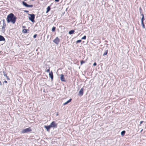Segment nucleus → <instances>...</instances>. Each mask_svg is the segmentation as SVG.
<instances>
[{"instance_id": "obj_1", "label": "nucleus", "mask_w": 146, "mask_h": 146, "mask_svg": "<svg viewBox=\"0 0 146 146\" xmlns=\"http://www.w3.org/2000/svg\"><path fill=\"white\" fill-rule=\"evenodd\" d=\"M16 19V17L13 13H11L7 16V22L8 23L11 22L14 24L15 23Z\"/></svg>"}, {"instance_id": "obj_2", "label": "nucleus", "mask_w": 146, "mask_h": 146, "mask_svg": "<svg viewBox=\"0 0 146 146\" xmlns=\"http://www.w3.org/2000/svg\"><path fill=\"white\" fill-rule=\"evenodd\" d=\"M32 131V130L31 129V128L29 127L28 128L25 129L21 131L22 133H27L29 132H31Z\"/></svg>"}, {"instance_id": "obj_3", "label": "nucleus", "mask_w": 146, "mask_h": 146, "mask_svg": "<svg viewBox=\"0 0 146 146\" xmlns=\"http://www.w3.org/2000/svg\"><path fill=\"white\" fill-rule=\"evenodd\" d=\"M29 15H30V17H29V19L32 22H34V19L35 18V15L34 14H29Z\"/></svg>"}, {"instance_id": "obj_4", "label": "nucleus", "mask_w": 146, "mask_h": 146, "mask_svg": "<svg viewBox=\"0 0 146 146\" xmlns=\"http://www.w3.org/2000/svg\"><path fill=\"white\" fill-rule=\"evenodd\" d=\"M60 41V39L58 37L56 38L53 40V42L56 44H58Z\"/></svg>"}, {"instance_id": "obj_5", "label": "nucleus", "mask_w": 146, "mask_h": 146, "mask_svg": "<svg viewBox=\"0 0 146 146\" xmlns=\"http://www.w3.org/2000/svg\"><path fill=\"white\" fill-rule=\"evenodd\" d=\"M51 127H57V124L55 121H52L50 124Z\"/></svg>"}, {"instance_id": "obj_6", "label": "nucleus", "mask_w": 146, "mask_h": 146, "mask_svg": "<svg viewBox=\"0 0 146 146\" xmlns=\"http://www.w3.org/2000/svg\"><path fill=\"white\" fill-rule=\"evenodd\" d=\"M84 89L82 88L79 92L78 95L80 96H82L83 94Z\"/></svg>"}, {"instance_id": "obj_7", "label": "nucleus", "mask_w": 146, "mask_h": 146, "mask_svg": "<svg viewBox=\"0 0 146 146\" xmlns=\"http://www.w3.org/2000/svg\"><path fill=\"white\" fill-rule=\"evenodd\" d=\"M44 127L46 129L47 131H49L50 128L51 127L50 125L48 126L45 125L44 126Z\"/></svg>"}, {"instance_id": "obj_8", "label": "nucleus", "mask_w": 146, "mask_h": 146, "mask_svg": "<svg viewBox=\"0 0 146 146\" xmlns=\"http://www.w3.org/2000/svg\"><path fill=\"white\" fill-rule=\"evenodd\" d=\"M49 75L50 78H51V79L52 80L53 79V74L52 72V71H51V72H50L49 73Z\"/></svg>"}, {"instance_id": "obj_9", "label": "nucleus", "mask_w": 146, "mask_h": 146, "mask_svg": "<svg viewBox=\"0 0 146 146\" xmlns=\"http://www.w3.org/2000/svg\"><path fill=\"white\" fill-rule=\"evenodd\" d=\"M60 78L62 81L63 82H65V81L64 77V75L63 74H62L60 75Z\"/></svg>"}, {"instance_id": "obj_10", "label": "nucleus", "mask_w": 146, "mask_h": 146, "mask_svg": "<svg viewBox=\"0 0 146 146\" xmlns=\"http://www.w3.org/2000/svg\"><path fill=\"white\" fill-rule=\"evenodd\" d=\"M3 75L4 76H5L7 78L8 80H9V77L7 76L6 72H5L4 71L3 72Z\"/></svg>"}, {"instance_id": "obj_11", "label": "nucleus", "mask_w": 146, "mask_h": 146, "mask_svg": "<svg viewBox=\"0 0 146 146\" xmlns=\"http://www.w3.org/2000/svg\"><path fill=\"white\" fill-rule=\"evenodd\" d=\"M72 100V99H70L68 100L66 102L63 104V105H65L70 102Z\"/></svg>"}, {"instance_id": "obj_12", "label": "nucleus", "mask_w": 146, "mask_h": 146, "mask_svg": "<svg viewBox=\"0 0 146 146\" xmlns=\"http://www.w3.org/2000/svg\"><path fill=\"white\" fill-rule=\"evenodd\" d=\"M5 40V38L3 36L0 35V41H4Z\"/></svg>"}, {"instance_id": "obj_13", "label": "nucleus", "mask_w": 146, "mask_h": 146, "mask_svg": "<svg viewBox=\"0 0 146 146\" xmlns=\"http://www.w3.org/2000/svg\"><path fill=\"white\" fill-rule=\"evenodd\" d=\"M74 32V30H71L70 31H69V33L70 35H71L73 34Z\"/></svg>"}, {"instance_id": "obj_14", "label": "nucleus", "mask_w": 146, "mask_h": 146, "mask_svg": "<svg viewBox=\"0 0 146 146\" xmlns=\"http://www.w3.org/2000/svg\"><path fill=\"white\" fill-rule=\"evenodd\" d=\"M50 7L48 6L46 8V13H48V12L50 10Z\"/></svg>"}, {"instance_id": "obj_15", "label": "nucleus", "mask_w": 146, "mask_h": 146, "mask_svg": "<svg viewBox=\"0 0 146 146\" xmlns=\"http://www.w3.org/2000/svg\"><path fill=\"white\" fill-rule=\"evenodd\" d=\"M108 50H106L104 52V54H103V56H104L105 55H106V54H107L108 53Z\"/></svg>"}, {"instance_id": "obj_16", "label": "nucleus", "mask_w": 146, "mask_h": 146, "mask_svg": "<svg viewBox=\"0 0 146 146\" xmlns=\"http://www.w3.org/2000/svg\"><path fill=\"white\" fill-rule=\"evenodd\" d=\"M23 4L25 7H26L27 6V3L24 1L22 2Z\"/></svg>"}, {"instance_id": "obj_17", "label": "nucleus", "mask_w": 146, "mask_h": 146, "mask_svg": "<svg viewBox=\"0 0 146 146\" xmlns=\"http://www.w3.org/2000/svg\"><path fill=\"white\" fill-rule=\"evenodd\" d=\"M125 131H123L121 132V135L122 136H123L125 134Z\"/></svg>"}, {"instance_id": "obj_18", "label": "nucleus", "mask_w": 146, "mask_h": 146, "mask_svg": "<svg viewBox=\"0 0 146 146\" xmlns=\"http://www.w3.org/2000/svg\"><path fill=\"white\" fill-rule=\"evenodd\" d=\"M33 5H28L27 4V7L32 8L33 7Z\"/></svg>"}, {"instance_id": "obj_19", "label": "nucleus", "mask_w": 146, "mask_h": 146, "mask_svg": "<svg viewBox=\"0 0 146 146\" xmlns=\"http://www.w3.org/2000/svg\"><path fill=\"white\" fill-rule=\"evenodd\" d=\"M2 21H3V25H5V26H6V23H5V20L4 19H3V20H2Z\"/></svg>"}, {"instance_id": "obj_20", "label": "nucleus", "mask_w": 146, "mask_h": 146, "mask_svg": "<svg viewBox=\"0 0 146 146\" xmlns=\"http://www.w3.org/2000/svg\"><path fill=\"white\" fill-rule=\"evenodd\" d=\"M27 29H23V33H26L27 32Z\"/></svg>"}, {"instance_id": "obj_21", "label": "nucleus", "mask_w": 146, "mask_h": 146, "mask_svg": "<svg viewBox=\"0 0 146 146\" xmlns=\"http://www.w3.org/2000/svg\"><path fill=\"white\" fill-rule=\"evenodd\" d=\"M55 29H56L55 27H53L52 29V32H54L55 31Z\"/></svg>"}, {"instance_id": "obj_22", "label": "nucleus", "mask_w": 146, "mask_h": 146, "mask_svg": "<svg viewBox=\"0 0 146 146\" xmlns=\"http://www.w3.org/2000/svg\"><path fill=\"white\" fill-rule=\"evenodd\" d=\"M144 17H142L141 19V23L143 22V21L144 20Z\"/></svg>"}, {"instance_id": "obj_23", "label": "nucleus", "mask_w": 146, "mask_h": 146, "mask_svg": "<svg viewBox=\"0 0 146 146\" xmlns=\"http://www.w3.org/2000/svg\"><path fill=\"white\" fill-rule=\"evenodd\" d=\"M141 23V24H142L143 28H145V25L144 24V23L143 22V23Z\"/></svg>"}, {"instance_id": "obj_24", "label": "nucleus", "mask_w": 146, "mask_h": 146, "mask_svg": "<svg viewBox=\"0 0 146 146\" xmlns=\"http://www.w3.org/2000/svg\"><path fill=\"white\" fill-rule=\"evenodd\" d=\"M86 36L85 35L82 38V39H85L86 38Z\"/></svg>"}, {"instance_id": "obj_25", "label": "nucleus", "mask_w": 146, "mask_h": 146, "mask_svg": "<svg viewBox=\"0 0 146 146\" xmlns=\"http://www.w3.org/2000/svg\"><path fill=\"white\" fill-rule=\"evenodd\" d=\"M81 41V40H78L76 41V43H78L80 42Z\"/></svg>"}, {"instance_id": "obj_26", "label": "nucleus", "mask_w": 146, "mask_h": 146, "mask_svg": "<svg viewBox=\"0 0 146 146\" xmlns=\"http://www.w3.org/2000/svg\"><path fill=\"white\" fill-rule=\"evenodd\" d=\"M81 64H82L83 63H85V62L83 60H81Z\"/></svg>"}, {"instance_id": "obj_27", "label": "nucleus", "mask_w": 146, "mask_h": 146, "mask_svg": "<svg viewBox=\"0 0 146 146\" xmlns=\"http://www.w3.org/2000/svg\"><path fill=\"white\" fill-rule=\"evenodd\" d=\"M50 71V68L49 67V68L48 69H47L46 71V72H48Z\"/></svg>"}, {"instance_id": "obj_28", "label": "nucleus", "mask_w": 146, "mask_h": 146, "mask_svg": "<svg viewBox=\"0 0 146 146\" xmlns=\"http://www.w3.org/2000/svg\"><path fill=\"white\" fill-rule=\"evenodd\" d=\"M6 26H5V25H3V26L2 27V29H5V27H6Z\"/></svg>"}, {"instance_id": "obj_29", "label": "nucleus", "mask_w": 146, "mask_h": 146, "mask_svg": "<svg viewBox=\"0 0 146 146\" xmlns=\"http://www.w3.org/2000/svg\"><path fill=\"white\" fill-rule=\"evenodd\" d=\"M37 36V35L36 34H35L34 36H33V38H35L36 37V36Z\"/></svg>"}, {"instance_id": "obj_30", "label": "nucleus", "mask_w": 146, "mask_h": 146, "mask_svg": "<svg viewBox=\"0 0 146 146\" xmlns=\"http://www.w3.org/2000/svg\"><path fill=\"white\" fill-rule=\"evenodd\" d=\"M96 65V62H94L93 64V66H95Z\"/></svg>"}, {"instance_id": "obj_31", "label": "nucleus", "mask_w": 146, "mask_h": 146, "mask_svg": "<svg viewBox=\"0 0 146 146\" xmlns=\"http://www.w3.org/2000/svg\"><path fill=\"white\" fill-rule=\"evenodd\" d=\"M55 1L56 2H58L59 1V0H55Z\"/></svg>"}, {"instance_id": "obj_32", "label": "nucleus", "mask_w": 146, "mask_h": 146, "mask_svg": "<svg viewBox=\"0 0 146 146\" xmlns=\"http://www.w3.org/2000/svg\"><path fill=\"white\" fill-rule=\"evenodd\" d=\"M7 83V81H6V80H5L3 82V83Z\"/></svg>"}, {"instance_id": "obj_33", "label": "nucleus", "mask_w": 146, "mask_h": 146, "mask_svg": "<svg viewBox=\"0 0 146 146\" xmlns=\"http://www.w3.org/2000/svg\"><path fill=\"white\" fill-rule=\"evenodd\" d=\"M143 122V121H141L140 122V124H141Z\"/></svg>"}, {"instance_id": "obj_34", "label": "nucleus", "mask_w": 146, "mask_h": 146, "mask_svg": "<svg viewBox=\"0 0 146 146\" xmlns=\"http://www.w3.org/2000/svg\"><path fill=\"white\" fill-rule=\"evenodd\" d=\"M24 12H26V13H27V12H28V11H27V10H25L24 11Z\"/></svg>"}, {"instance_id": "obj_35", "label": "nucleus", "mask_w": 146, "mask_h": 146, "mask_svg": "<svg viewBox=\"0 0 146 146\" xmlns=\"http://www.w3.org/2000/svg\"><path fill=\"white\" fill-rule=\"evenodd\" d=\"M141 15H142V17H144V15H143V14H141Z\"/></svg>"}, {"instance_id": "obj_36", "label": "nucleus", "mask_w": 146, "mask_h": 146, "mask_svg": "<svg viewBox=\"0 0 146 146\" xmlns=\"http://www.w3.org/2000/svg\"><path fill=\"white\" fill-rule=\"evenodd\" d=\"M0 85L1 86H2V84L1 81H0Z\"/></svg>"}, {"instance_id": "obj_37", "label": "nucleus", "mask_w": 146, "mask_h": 146, "mask_svg": "<svg viewBox=\"0 0 146 146\" xmlns=\"http://www.w3.org/2000/svg\"><path fill=\"white\" fill-rule=\"evenodd\" d=\"M139 10H140V11H141V10H141V7H140V8H139Z\"/></svg>"}, {"instance_id": "obj_38", "label": "nucleus", "mask_w": 146, "mask_h": 146, "mask_svg": "<svg viewBox=\"0 0 146 146\" xmlns=\"http://www.w3.org/2000/svg\"><path fill=\"white\" fill-rule=\"evenodd\" d=\"M27 0H24L25 1H26Z\"/></svg>"}, {"instance_id": "obj_39", "label": "nucleus", "mask_w": 146, "mask_h": 146, "mask_svg": "<svg viewBox=\"0 0 146 146\" xmlns=\"http://www.w3.org/2000/svg\"><path fill=\"white\" fill-rule=\"evenodd\" d=\"M1 24V21H0V24Z\"/></svg>"}]
</instances>
